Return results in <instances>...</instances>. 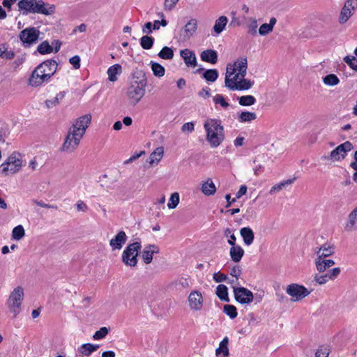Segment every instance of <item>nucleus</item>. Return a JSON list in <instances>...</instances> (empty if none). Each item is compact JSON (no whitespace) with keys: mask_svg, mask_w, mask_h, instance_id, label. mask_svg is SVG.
Masks as SVG:
<instances>
[{"mask_svg":"<svg viewBox=\"0 0 357 357\" xmlns=\"http://www.w3.org/2000/svg\"><path fill=\"white\" fill-rule=\"evenodd\" d=\"M91 121V116L86 114L79 118L70 128L60 151L66 153H72L79 146L86 128Z\"/></svg>","mask_w":357,"mask_h":357,"instance_id":"f257e3e1","label":"nucleus"},{"mask_svg":"<svg viewBox=\"0 0 357 357\" xmlns=\"http://www.w3.org/2000/svg\"><path fill=\"white\" fill-rule=\"evenodd\" d=\"M57 66L56 61L52 59L40 63L31 72L28 79V84L37 88L48 83L56 72Z\"/></svg>","mask_w":357,"mask_h":357,"instance_id":"f03ea898","label":"nucleus"},{"mask_svg":"<svg viewBox=\"0 0 357 357\" xmlns=\"http://www.w3.org/2000/svg\"><path fill=\"white\" fill-rule=\"evenodd\" d=\"M147 78L145 73L136 69L132 74L130 84L127 89V96L132 105H137L144 96Z\"/></svg>","mask_w":357,"mask_h":357,"instance_id":"7ed1b4c3","label":"nucleus"},{"mask_svg":"<svg viewBox=\"0 0 357 357\" xmlns=\"http://www.w3.org/2000/svg\"><path fill=\"white\" fill-rule=\"evenodd\" d=\"M206 139L212 148L219 146L225 139L224 128L217 119H208L204 123Z\"/></svg>","mask_w":357,"mask_h":357,"instance_id":"20e7f679","label":"nucleus"},{"mask_svg":"<svg viewBox=\"0 0 357 357\" xmlns=\"http://www.w3.org/2000/svg\"><path fill=\"white\" fill-rule=\"evenodd\" d=\"M246 75L235 72L233 68H227L225 85L231 91H245L250 89L254 82L245 79Z\"/></svg>","mask_w":357,"mask_h":357,"instance_id":"39448f33","label":"nucleus"},{"mask_svg":"<svg viewBox=\"0 0 357 357\" xmlns=\"http://www.w3.org/2000/svg\"><path fill=\"white\" fill-rule=\"evenodd\" d=\"M20 10L26 13H38L45 15H52L55 12V6L45 3L43 0H20L18 2Z\"/></svg>","mask_w":357,"mask_h":357,"instance_id":"423d86ee","label":"nucleus"},{"mask_svg":"<svg viewBox=\"0 0 357 357\" xmlns=\"http://www.w3.org/2000/svg\"><path fill=\"white\" fill-rule=\"evenodd\" d=\"M24 297V289L20 286L15 287L8 296L6 306L14 318L21 312Z\"/></svg>","mask_w":357,"mask_h":357,"instance_id":"0eeeda50","label":"nucleus"},{"mask_svg":"<svg viewBox=\"0 0 357 357\" xmlns=\"http://www.w3.org/2000/svg\"><path fill=\"white\" fill-rule=\"evenodd\" d=\"M141 248V243L138 241L128 245L121 255L122 261L125 265L132 268L137 266L138 261L137 257Z\"/></svg>","mask_w":357,"mask_h":357,"instance_id":"6e6552de","label":"nucleus"},{"mask_svg":"<svg viewBox=\"0 0 357 357\" xmlns=\"http://www.w3.org/2000/svg\"><path fill=\"white\" fill-rule=\"evenodd\" d=\"M40 31L35 27L23 29L19 35L22 45L24 48H29L36 44L38 40Z\"/></svg>","mask_w":357,"mask_h":357,"instance_id":"1a4fd4ad","label":"nucleus"},{"mask_svg":"<svg viewBox=\"0 0 357 357\" xmlns=\"http://www.w3.org/2000/svg\"><path fill=\"white\" fill-rule=\"evenodd\" d=\"M353 149L352 144L347 141L333 149L328 156H323L321 159L328 160L332 162L343 160L347 155V153Z\"/></svg>","mask_w":357,"mask_h":357,"instance_id":"9d476101","label":"nucleus"},{"mask_svg":"<svg viewBox=\"0 0 357 357\" xmlns=\"http://www.w3.org/2000/svg\"><path fill=\"white\" fill-rule=\"evenodd\" d=\"M22 167V161L15 154L10 155L0 166V172L9 174L17 172Z\"/></svg>","mask_w":357,"mask_h":357,"instance_id":"9b49d317","label":"nucleus"},{"mask_svg":"<svg viewBox=\"0 0 357 357\" xmlns=\"http://www.w3.org/2000/svg\"><path fill=\"white\" fill-rule=\"evenodd\" d=\"M286 292L291 297V301H299L310 294V291L307 288L298 284L288 285Z\"/></svg>","mask_w":357,"mask_h":357,"instance_id":"f8f14e48","label":"nucleus"},{"mask_svg":"<svg viewBox=\"0 0 357 357\" xmlns=\"http://www.w3.org/2000/svg\"><path fill=\"white\" fill-rule=\"evenodd\" d=\"M356 9L357 0H347L340 11L338 18L339 23L341 24L346 23Z\"/></svg>","mask_w":357,"mask_h":357,"instance_id":"ddd939ff","label":"nucleus"},{"mask_svg":"<svg viewBox=\"0 0 357 357\" xmlns=\"http://www.w3.org/2000/svg\"><path fill=\"white\" fill-rule=\"evenodd\" d=\"M234 298L237 302L243 305H248L253 301L252 292L245 287H233Z\"/></svg>","mask_w":357,"mask_h":357,"instance_id":"4468645a","label":"nucleus"},{"mask_svg":"<svg viewBox=\"0 0 357 357\" xmlns=\"http://www.w3.org/2000/svg\"><path fill=\"white\" fill-rule=\"evenodd\" d=\"M189 307L195 311H199L203 307L204 298L202 293L199 291H192L188 296Z\"/></svg>","mask_w":357,"mask_h":357,"instance_id":"2eb2a0df","label":"nucleus"},{"mask_svg":"<svg viewBox=\"0 0 357 357\" xmlns=\"http://www.w3.org/2000/svg\"><path fill=\"white\" fill-rule=\"evenodd\" d=\"M159 248L154 244H149L144 247L142 252V257L146 264H149L153 259V255L159 253Z\"/></svg>","mask_w":357,"mask_h":357,"instance_id":"dca6fc26","label":"nucleus"},{"mask_svg":"<svg viewBox=\"0 0 357 357\" xmlns=\"http://www.w3.org/2000/svg\"><path fill=\"white\" fill-rule=\"evenodd\" d=\"M229 22L227 17L225 15L220 16L215 20L214 25L212 28L211 35L213 36H218L225 29Z\"/></svg>","mask_w":357,"mask_h":357,"instance_id":"f3484780","label":"nucleus"},{"mask_svg":"<svg viewBox=\"0 0 357 357\" xmlns=\"http://www.w3.org/2000/svg\"><path fill=\"white\" fill-rule=\"evenodd\" d=\"M335 248L333 245L325 243L320 248L315 250L316 258L315 259H324L333 255Z\"/></svg>","mask_w":357,"mask_h":357,"instance_id":"a211bd4d","label":"nucleus"},{"mask_svg":"<svg viewBox=\"0 0 357 357\" xmlns=\"http://www.w3.org/2000/svg\"><path fill=\"white\" fill-rule=\"evenodd\" d=\"M227 68H233L235 72L246 75L248 68L247 58L245 56L241 57L233 64H228Z\"/></svg>","mask_w":357,"mask_h":357,"instance_id":"6ab92c4d","label":"nucleus"},{"mask_svg":"<svg viewBox=\"0 0 357 357\" xmlns=\"http://www.w3.org/2000/svg\"><path fill=\"white\" fill-rule=\"evenodd\" d=\"M180 55L188 67H195L197 65V59L195 54L189 49L181 50Z\"/></svg>","mask_w":357,"mask_h":357,"instance_id":"aec40b11","label":"nucleus"},{"mask_svg":"<svg viewBox=\"0 0 357 357\" xmlns=\"http://www.w3.org/2000/svg\"><path fill=\"white\" fill-rule=\"evenodd\" d=\"M197 21L196 19H191L185 25L183 28V37L184 40H188L192 37L197 31Z\"/></svg>","mask_w":357,"mask_h":357,"instance_id":"412c9836","label":"nucleus"},{"mask_svg":"<svg viewBox=\"0 0 357 357\" xmlns=\"http://www.w3.org/2000/svg\"><path fill=\"white\" fill-rule=\"evenodd\" d=\"M128 236L124 231L119 230L113 238V250H121L126 244Z\"/></svg>","mask_w":357,"mask_h":357,"instance_id":"4be33fe9","label":"nucleus"},{"mask_svg":"<svg viewBox=\"0 0 357 357\" xmlns=\"http://www.w3.org/2000/svg\"><path fill=\"white\" fill-rule=\"evenodd\" d=\"M164 155V148L159 146L156 148L149 155L148 162L151 166L158 165V162L162 160Z\"/></svg>","mask_w":357,"mask_h":357,"instance_id":"5701e85b","label":"nucleus"},{"mask_svg":"<svg viewBox=\"0 0 357 357\" xmlns=\"http://www.w3.org/2000/svg\"><path fill=\"white\" fill-rule=\"evenodd\" d=\"M201 59L203 61L215 64L218 61V53L213 50H206L200 54Z\"/></svg>","mask_w":357,"mask_h":357,"instance_id":"b1692460","label":"nucleus"},{"mask_svg":"<svg viewBox=\"0 0 357 357\" xmlns=\"http://www.w3.org/2000/svg\"><path fill=\"white\" fill-rule=\"evenodd\" d=\"M314 264L317 270L321 273L333 266L335 264V261L332 259H315Z\"/></svg>","mask_w":357,"mask_h":357,"instance_id":"393cba45","label":"nucleus"},{"mask_svg":"<svg viewBox=\"0 0 357 357\" xmlns=\"http://www.w3.org/2000/svg\"><path fill=\"white\" fill-rule=\"evenodd\" d=\"M229 255L231 260L238 263L241 260L244 255V250L238 245H231L229 250Z\"/></svg>","mask_w":357,"mask_h":357,"instance_id":"a878e982","label":"nucleus"},{"mask_svg":"<svg viewBox=\"0 0 357 357\" xmlns=\"http://www.w3.org/2000/svg\"><path fill=\"white\" fill-rule=\"evenodd\" d=\"M240 234L245 245H250L253 243L255 234L251 228L243 227L240 230Z\"/></svg>","mask_w":357,"mask_h":357,"instance_id":"bb28decb","label":"nucleus"},{"mask_svg":"<svg viewBox=\"0 0 357 357\" xmlns=\"http://www.w3.org/2000/svg\"><path fill=\"white\" fill-rule=\"evenodd\" d=\"M256 119L257 114L255 112L243 111L237 114V119L240 123H250Z\"/></svg>","mask_w":357,"mask_h":357,"instance_id":"cd10ccee","label":"nucleus"},{"mask_svg":"<svg viewBox=\"0 0 357 357\" xmlns=\"http://www.w3.org/2000/svg\"><path fill=\"white\" fill-rule=\"evenodd\" d=\"M202 192L206 196H210L215 193L216 187L211 178L207 179L206 181L202 184Z\"/></svg>","mask_w":357,"mask_h":357,"instance_id":"c85d7f7f","label":"nucleus"},{"mask_svg":"<svg viewBox=\"0 0 357 357\" xmlns=\"http://www.w3.org/2000/svg\"><path fill=\"white\" fill-rule=\"evenodd\" d=\"M99 348L98 344H92L90 343H86L81 345L80 347L78 348V351L82 356H89L93 352L96 351Z\"/></svg>","mask_w":357,"mask_h":357,"instance_id":"c756f323","label":"nucleus"},{"mask_svg":"<svg viewBox=\"0 0 357 357\" xmlns=\"http://www.w3.org/2000/svg\"><path fill=\"white\" fill-rule=\"evenodd\" d=\"M276 19L275 17L271 18L269 23H264L259 29V33L261 36H266L272 32L274 25L276 24Z\"/></svg>","mask_w":357,"mask_h":357,"instance_id":"7c9ffc66","label":"nucleus"},{"mask_svg":"<svg viewBox=\"0 0 357 357\" xmlns=\"http://www.w3.org/2000/svg\"><path fill=\"white\" fill-rule=\"evenodd\" d=\"M296 180V178H289V179H287L286 181H283L275 185H273L270 191H269V193L270 194H273L275 192H280V190H282L284 188H286L287 186L292 184L294 181Z\"/></svg>","mask_w":357,"mask_h":357,"instance_id":"2f4dec72","label":"nucleus"},{"mask_svg":"<svg viewBox=\"0 0 357 357\" xmlns=\"http://www.w3.org/2000/svg\"><path fill=\"white\" fill-rule=\"evenodd\" d=\"M228 337H225L220 343L219 347L215 350L216 356H220L222 354L223 357H226L229 355Z\"/></svg>","mask_w":357,"mask_h":357,"instance_id":"473e14b6","label":"nucleus"},{"mask_svg":"<svg viewBox=\"0 0 357 357\" xmlns=\"http://www.w3.org/2000/svg\"><path fill=\"white\" fill-rule=\"evenodd\" d=\"M216 295L223 301L229 302L228 289L224 284H219L216 288Z\"/></svg>","mask_w":357,"mask_h":357,"instance_id":"72a5a7b5","label":"nucleus"},{"mask_svg":"<svg viewBox=\"0 0 357 357\" xmlns=\"http://www.w3.org/2000/svg\"><path fill=\"white\" fill-rule=\"evenodd\" d=\"M150 65H151V68L153 71V73L155 77H161L164 76L165 73V69L162 65H160L158 63L153 62V61H151Z\"/></svg>","mask_w":357,"mask_h":357,"instance_id":"f704fd0d","label":"nucleus"},{"mask_svg":"<svg viewBox=\"0 0 357 357\" xmlns=\"http://www.w3.org/2000/svg\"><path fill=\"white\" fill-rule=\"evenodd\" d=\"M238 103L241 106H251L256 102V98L251 95L243 96L238 98Z\"/></svg>","mask_w":357,"mask_h":357,"instance_id":"c9c22d12","label":"nucleus"},{"mask_svg":"<svg viewBox=\"0 0 357 357\" xmlns=\"http://www.w3.org/2000/svg\"><path fill=\"white\" fill-rule=\"evenodd\" d=\"M37 51L40 54H50L53 52V47L47 40L43 41L37 47Z\"/></svg>","mask_w":357,"mask_h":357,"instance_id":"e433bc0d","label":"nucleus"},{"mask_svg":"<svg viewBox=\"0 0 357 357\" xmlns=\"http://www.w3.org/2000/svg\"><path fill=\"white\" fill-rule=\"evenodd\" d=\"M323 82L327 86H335L339 84L340 79L335 74H329L323 77Z\"/></svg>","mask_w":357,"mask_h":357,"instance_id":"4c0bfd02","label":"nucleus"},{"mask_svg":"<svg viewBox=\"0 0 357 357\" xmlns=\"http://www.w3.org/2000/svg\"><path fill=\"white\" fill-rule=\"evenodd\" d=\"M203 77L206 81L214 82L218 77V72L216 69H209L204 72Z\"/></svg>","mask_w":357,"mask_h":357,"instance_id":"58836bf2","label":"nucleus"},{"mask_svg":"<svg viewBox=\"0 0 357 357\" xmlns=\"http://www.w3.org/2000/svg\"><path fill=\"white\" fill-rule=\"evenodd\" d=\"M154 43V38L151 36H144L140 39V45L144 50H150Z\"/></svg>","mask_w":357,"mask_h":357,"instance_id":"ea45409f","label":"nucleus"},{"mask_svg":"<svg viewBox=\"0 0 357 357\" xmlns=\"http://www.w3.org/2000/svg\"><path fill=\"white\" fill-rule=\"evenodd\" d=\"M25 235L24 229L22 225H17L14 227L12 231V238L14 240L19 241Z\"/></svg>","mask_w":357,"mask_h":357,"instance_id":"a19ab883","label":"nucleus"},{"mask_svg":"<svg viewBox=\"0 0 357 357\" xmlns=\"http://www.w3.org/2000/svg\"><path fill=\"white\" fill-rule=\"evenodd\" d=\"M158 56L162 59H172L174 57V51L169 47H164L158 53Z\"/></svg>","mask_w":357,"mask_h":357,"instance_id":"79ce46f5","label":"nucleus"},{"mask_svg":"<svg viewBox=\"0 0 357 357\" xmlns=\"http://www.w3.org/2000/svg\"><path fill=\"white\" fill-rule=\"evenodd\" d=\"M180 197L178 192H174L171 195L167 206L169 209L175 208L179 204Z\"/></svg>","mask_w":357,"mask_h":357,"instance_id":"37998d69","label":"nucleus"},{"mask_svg":"<svg viewBox=\"0 0 357 357\" xmlns=\"http://www.w3.org/2000/svg\"><path fill=\"white\" fill-rule=\"evenodd\" d=\"M213 100L215 105H220L224 109H227L229 106V104L222 94H216L214 96Z\"/></svg>","mask_w":357,"mask_h":357,"instance_id":"c03bdc74","label":"nucleus"},{"mask_svg":"<svg viewBox=\"0 0 357 357\" xmlns=\"http://www.w3.org/2000/svg\"><path fill=\"white\" fill-rule=\"evenodd\" d=\"M223 312L228 315L231 319H234L237 317L236 307L233 305H225L223 307Z\"/></svg>","mask_w":357,"mask_h":357,"instance_id":"a18cd8bd","label":"nucleus"},{"mask_svg":"<svg viewBox=\"0 0 357 357\" xmlns=\"http://www.w3.org/2000/svg\"><path fill=\"white\" fill-rule=\"evenodd\" d=\"M314 280L319 284H324L330 280V278L326 273L325 274H315Z\"/></svg>","mask_w":357,"mask_h":357,"instance_id":"49530a36","label":"nucleus"},{"mask_svg":"<svg viewBox=\"0 0 357 357\" xmlns=\"http://www.w3.org/2000/svg\"><path fill=\"white\" fill-rule=\"evenodd\" d=\"M224 234L225 236L229 237V239L228 240V243L229 245H236V238L232 229H231L229 228H227L224 231Z\"/></svg>","mask_w":357,"mask_h":357,"instance_id":"de8ad7c7","label":"nucleus"},{"mask_svg":"<svg viewBox=\"0 0 357 357\" xmlns=\"http://www.w3.org/2000/svg\"><path fill=\"white\" fill-rule=\"evenodd\" d=\"M257 26H258V24H257V20L252 19L250 24L248 26V33H250L252 36H256Z\"/></svg>","mask_w":357,"mask_h":357,"instance_id":"09e8293b","label":"nucleus"},{"mask_svg":"<svg viewBox=\"0 0 357 357\" xmlns=\"http://www.w3.org/2000/svg\"><path fill=\"white\" fill-rule=\"evenodd\" d=\"M108 328L106 327H102L100 330L97 331L93 336L94 340H100L106 336L108 333Z\"/></svg>","mask_w":357,"mask_h":357,"instance_id":"8fccbe9b","label":"nucleus"},{"mask_svg":"<svg viewBox=\"0 0 357 357\" xmlns=\"http://www.w3.org/2000/svg\"><path fill=\"white\" fill-rule=\"evenodd\" d=\"M3 52L2 55V59L6 60H11L15 56V52L12 50H8L7 45L4 44Z\"/></svg>","mask_w":357,"mask_h":357,"instance_id":"3c124183","label":"nucleus"},{"mask_svg":"<svg viewBox=\"0 0 357 357\" xmlns=\"http://www.w3.org/2000/svg\"><path fill=\"white\" fill-rule=\"evenodd\" d=\"M340 271L341 270L339 267H335L329 270L327 272V274L330 280H333L340 275Z\"/></svg>","mask_w":357,"mask_h":357,"instance_id":"603ef678","label":"nucleus"},{"mask_svg":"<svg viewBox=\"0 0 357 357\" xmlns=\"http://www.w3.org/2000/svg\"><path fill=\"white\" fill-rule=\"evenodd\" d=\"M181 130L183 132H192L195 130V123L193 122L184 123L181 127Z\"/></svg>","mask_w":357,"mask_h":357,"instance_id":"864d4df0","label":"nucleus"},{"mask_svg":"<svg viewBox=\"0 0 357 357\" xmlns=\"http://www.w3.org/2000/svg\"><path fill=\"white\" fill-rule=\"evenodd\" d=\"M329 351L326 347H319L316 354L315 357H328Z\"/></svg>","mask_w":357,"mask_h":357,"instance_id":"5fc2aeb1","label":"nucleus"},{"mask_svg":"<svg viewBox=\"0 0 357 357\" xmlns=\"http://www.w3.org/2000/svg\"><path fill=\"white\" fill-rule=\"evenodd\" d=\"M213 278L216 282H222L227 280V277L225 274L220 272L215 273L213 275Z\"/></svg>","mask_w":357,"mask_h":357,"instance_id":"6e6d98bb","label":"nucleus"},{"mask_svg":"<svg viewBox=\"0 0 357 357\" xmlns=\"http://www.w3.org/2000/svg\"><path fill=\"white\" fill-rule=\"evenodd\" d=\"M122 73V68L119 64L113 65V82L117 79V76Z\"/></svg>","mask_w":357,"mask_h":357,"instance_id":"4d7b16f0","label":"nucleus"},{"mask_svg":"<svg viewBox=\"0 0 357 357\" xmlns=\"http://www.w3.org/2000/svg\"><path fill=\"white\" fill-rule=\"evenodd\" d=\"M69 62L75 70L80 68V58L79 56L76 55L73 56L70 59Z\"/></svg>","mask_w":357,"mask_h":357,"instance_id":"13d9d810","label":"nucleus"},{"mask_svg":"<svg viewBox=\"0 0 357 357\" xmlns=\"http://www.w3.org/2000/svg\"><path fill=\"white\" fill-rule=\"evenodd\" d=\"M99 183L102 187L108 188L109 185V178L107 175L103 174L99 177Z\"/></svg>","mask_w":357,"mask_h":357,"instance_id":"bf43d9fd","label":"nucleus"},{"mask_svg":"<svg viewBox=\"0 0 357 357\" xmlns=\"http://www.w3.org/2000/svg\"><path fill=\"white\" fill-rule=\"evenodd\" d=\"M179 0H165L164 8L167 10H172Z\"/></svg>","mask_w":357,"mask_h":357,"instance_id":"052dcab7","label":"nucleus"},{"mask_svg":"<svg viewBox=\"0 0 357 357\" xmlns=\"http://www.w3.org/2000/svg\"><path fill=\"white\" fill-rule=\"evenodd\" d=\"M241 273V269L239 266H234L232 267L230 271V275L233 277L236 278V281H238V279Z\"/></svg>","mask_w":357,"mask_h":357,"instance_id":"680f3d73","label":"nucleus"},{"mask_svg":"<svg viewBox=\"0 0 357 357\" xmlns=\"http://www.w3.org/2000/svg\"><path fill=\"white\" fill-rule=\"evenodd\" d=\"M153 25V30H158L160 29V26H166L167 25V22L166 20L162 19L161 21L159 20H155Z\"/></svg>","mask_w":357,"mask_h":357,"instance_id":"e2e57ef3","label":"nucleus"},{"mask_svg":"<svg viewBox=\"0 0 357 357\" xmlns=\"http://www.w3.org/2000/svg\"><path fill=\"white\" fill-rule=\"evenodd\" d=\"M144 154H145V151H141L138 153H135L132 156H130L128 160H126L124 162V163L125 164L131 163L133 161H135V160H137V158H139L140 156H142V155H144Z\"/></svg>","mask_w":357,"mask_h":357,"instance_id":"0e129e2a","label":"nucleus"},{"mask_svg":"<svg viewBox=\"0 0 357 357\" xmlns=\"http://www.w3.org/2000/svg\"><path fill=\"white\" fill-rule=\"evenodd\" d=\"M25 59H26V58L24 56L17 57L13 62V63H12L13 67L15 69L17 68L20 66H21L25 61Z\"/></svg>","mask_w":357,"mask_h":357,"instance_id":"69168bd1","label":"nucleus"},{"mask_svg":"<svg viewBox=\"0 0 357 357\" xmlns=\"http://www.w3.org/2000/svg\"><path fill=\"white\" fill-rule=\"evenodd\" d=\"M153 30V25L151 22L146 23L142 28V32L146 34L151 33Z\"/></svg>","mask_w":357,"mask_h":357,"instance_id":"338daca9","label":"nucleus"},{"mask_svg":"<svg viewBox=\"0 0 357 357\" xmlns=\"http://www.w3.org/2000/svg\"><path fill=\"white\" fill-rule=\"evenodd\" d=\"M76 207L79 211L86 212L88 210V206L81 200L77 202Z\"/></svg>","mask_w":357,"mask_h":357,"instance_id":"774afa93","label":"nucleus"}]
</instances>
